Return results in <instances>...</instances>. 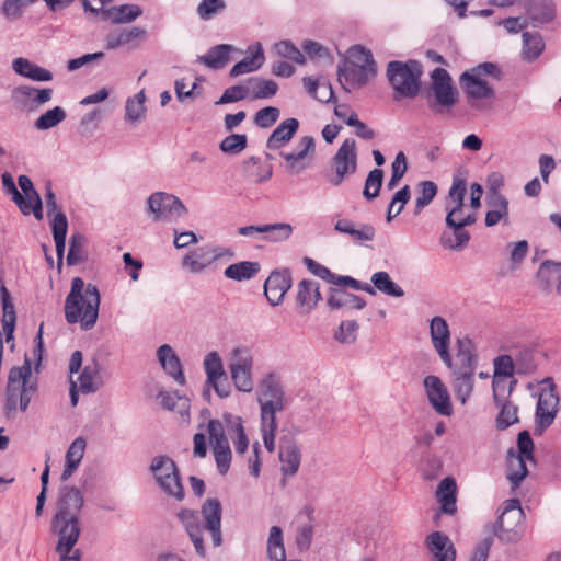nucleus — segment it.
<instances>
[{"instance_id":"1","label":"nucleus","mask_w":561,"mask_h":561,"mask_svg":"<svg viewBox=\"0 0 561 561\" xmlns=\"http://www.w3.org/2000/svg\"><path fill=\"white\" fill-rule=\"evenodd\" d=\"M467 186L462 180H454L446 201V230L440 236V244L449 251H460L470 241V233L466 230L477 221V214L465 206Z\"/></svg>"},{"instance_id":"2","label":"nucleus","mask_w":561,"mask_h":561,"mask_svg":"<svg viewBox=\"0 0 561 561\" xmlns=\"http://www.w3.org/2000/svg\"><path fill=\"white\" fill-rule=\"evenodd\" d=\"M256 400L260 405L262 439L265 448L273 453L278 427L276 414L284 411L288 404V398L277 374L268 373L260 380Z\"/></svg>"},{"instance_id":"3","label":"nucleus","mask_w":561,"mask_h":561,"mask_svg":"<svg viewBox=\"0 0 561 561\" xmlns=\"http://www.w3.org/2000/svg\"><path fill=\"white\" fill-rule=\"evenodd\" d=\"M100 293L95 285L85 284L80 277L71 282V289L65 301V317L68 323H80L82 330L94 327L99 316Z\"/></svg>"},{"instance_id":"4","label":"nucleus","mask_w":561,"mask_h":561,"mask_svg":"<svg viewBox=\"0 0 561 561\" xmlns=\"http://www.w3.org/2000/svg\"><path fill=\"white\" fill-rule=\"evenodd\" d=\"M483 76H491L499 80L501 70L496 64L483 62L460 76V84L465 91L467 102L470 107L477 111L486 110V103L495 98L493 88L483 80Z\"/></svg>"},{"instance_id":"5","label":"nucleus","mask_w":561,"mask_h":561,"mask_svg":"<svg viewBox=\"0 0 561 561\" xmlns=\"http://www.w3.org/2000/svg\"><path fill=\"white\" fill-rule=\"evenodd\" d=\"M32 374L31 362L26 358L21 367H12L8 376L5 390V411L11 413L18 405L21 411H26L31 398L36 391V385L30 381Z\"/></svg>"},{"instance_id":"6","label":"nucleus","mask_w":561,"mask_h":561,"mask_svg":"<svg viewBox=\"0 0 561 561\" xmlns=\"http://www.w3.org/2000/svg\"><path fill=\"white\" fill-rule=\"evenodd\" d=\"M387 76L394 91L393 99L415 98L420 92V79L422 67L415 60L390 61L387 67Z\"/></svg>"},{"instance_id":"7","label":"nucleus","mask_w":561,"mask_h":561,"mask_svg":"<svg viewBox=\"0 0 561 561\" xmlns=\"http://www.w3.org/2000/svg\"><path fill=\"white\" fill-rule=\"evenodd\" d=\"M431 79L432 82L426 93L428 108L435 115L450 113L457 101L451 77L444 68H435L431 73Z\"/></svg>"},{"instance_id":"8","label":"nucleus","mask_w":561,"mask_h":561,"mask_svg":"<svg viewBox=\"0 0 561 561\" xmlns=\"http://www.w3.org/2000/svg\"><path fill=\"white\" fill-rule=\"evenodd\" d=\"M254 351L249 345H237L230 352L229 373L233 386L240 392L250 393L253 381Z\"/></svg>"},{"instance_id":"9","label":"nucleus","mask_w":561,"mask_h":561,"mask_svg":"<svg viewBox=\"0 0 561 561\" xmlns=\"http://www.w3.org/2000/svg\"><path fill=\"white\" fill-rule=\"evenodd\" d=\"M150 471L159 488L168 496L179 502L185 497L179 469L169 456H156L151 461Z\"/></svg>"},{"instance_id":"10","label":"nucleus","mask_w":561,"mask_h":561,"mask_svg":"<svg viewBox=\"0 0 561 561\" xmlns=\"http://www.w3.org/2000/svg\"><path fill=\"white\" fill-rule=\"evenodd\" d=\"M357 167L356 141L353 138H346L331 159L332 174L329 176V182L333 186H340L356 173Z\"/></svg>"},{"instance_id":"11","label":"nucleus","mask_w":561,"mask_h":561,"mask_svg":"<svg viewBox=\"0 0 561 561\" xmlns=\"http://www.w3.org/2000/svg\"><path fill=\"white\" fill-rule=\"evenodd\" d=\"M285 171L291 175H298L308 170L314 160L316 141L312 136H302L293 150H280Z\"/></svg>"},{"instance_id":"12","label":"nucleus","mask_w":561,"mask_h":561,"mask_svg":"<svg viewBox=\"0 0 561 561\" xmlns=\"http://www.w3.org/2000/svg\"><path fill=\"white\" fill-rule=\"evenodd\" d=\"M114 0H82L84 12L98 16L102 20H110L113 24H128L134 22L142 14V9L138 4H122L103 9Z\"/></svg>"},{"instance_id":"13","label":"nucleus","mask_w":561,"mask_h":561,"mask_svg":"<svg viewBox=\"0 0 561 561\" xmlns=\"http://www.w3.org/2000/svg\"><path fill=\"white\" fill-rule=\"evenodd\" d=\"M524 512L518 500H508L497 518L495 535L505 542L517 541L524 531Z\"/></svg>"},{"instance_id":"14","label":"nucleus","mask_w":561,"mask_h":561,"mask_svg":"<svg viewBox=\"0 0 561 561\" xmlns=\"http://www.w3.org/2000/svg\"><path fill=\"white\" fill-rule=\"evenodd\" d=\"M559 410V396L551 378L541 381L535 414V433L541 434L554 421Z\"/></svg>"},{"instance_id":"15","label":"nucleus","mask_w":561,"mask_h":561,"mask_svg":"<svg viewBox=\"0 0 561 561\" xmlns=\"http://www.w3.org/2000/svg\"><path fill=\"white\" fill-rule=\"evenodd\" d=\"M207 433L213 446V454L220 474H226L231 463V450L222 423L211 419L207 423Z\"/></svg>"},{"instance_id":"16","label":"nucleus","mask_w":561,"mask_h":561,"mask_svg":"<svg viewBox=\"0 0 561 561\" xmlns=\"http://www.w3.org/2000/svg\"><path fill=\"white\" fill-rule=\"evenodd\" d=\"M148 211L153 215V220L180 218L186 214V207L180 198L173 194L156 192L148 197Z\"/></svg>"},{"instance_id":"17","label":"nucleus","mask_w":561,"mask_h":561,"mask_svg":"<svg viewBox=\"0 0 561 561\" xmlns=\"http://www.w3.org/2000/svg\"><path fill=\"white\" fill-rule=\"evenodd\" d=\"M426 397L431 407L436 413L444 416H450L453 404L447 387L437 376L430 375L423 381Z\"/></svg>"},{"instance_id":"18","label":"nucleus","mask_w":561,"mask_h":561,"mask_svg":"<svg viewBox=\"0 0 561 561\" xmlns=\"http://www.w3.org/2000/svg\"><path fill=\"white\" fill-rule=\"evenodd\" d=\"M51 530L58 536L56 550L72 551L81 533L79 517L54 516L51 519Z\"/></svg>"},{"instance_id":"19","label":"nucleus","mask_w":561,"mask_h":561,"mask_svg":"<svg viewBox=\"0 0 561 561\" xmlns=\"http://www.w3.org/2000/svg\"><path fill=\"white\" fill-rule=\"evenodd\" d=\"M430 336L433 348L436 351L442 362L447 367H451V355L449 353L450 330L447 321L443 317L435 316L430 320Z\"/></svg>"},{"instance_id":"20","label":"nucleus","mask_w":561,"mask_h":561,"mask_svg":"<svg viewBox=\"0 0 561 561\" xmlns=\"http://www.w3.org/2000/svg\"><path fill=\"white\" fill-rule=\"evenodd\" d=\"M301 450L298 444L288 437H283L279 442L278 458L280 462L282 484H286L288 478L294 477L301 463Z\"/></svg>"},{"instance_id":"21","label":"nucleus","mask_w":561,"mask_h":561,"mask_svg":"<svg viewBox=\"0 0 561 561\" xmlns=\"http://www.w3.org/2000/svg\"><path fill=\"white\" fill-rule=\"evenodd\" d=\"M375 75V67H358L347 62H343L337 69L339 82L347 92L365 85Z\"/></svg>"},{"instance_id":"22","label":"nucleus","mask_w":561,"mask_h":561,"mask_svg":"<svg viewBox=\"0 0 561 561\" xmlns=\"http://www.w3.org/2000/svg\"><path fill=\"white\" fill-rule=\"evenodd\" d=\"M53 90L49 88H35L23 84L16 87L12 92L13 100L23 108L35 111L51 100Z\"/></svg>"},{"instance_id":"23","label":"nucleus","mask_w":561,"mask_h":561,"mask_svg":"<svg viewBox=\"0 0 561 561\" xmlns=\"http://www.w3.org/2000/svg\"><path fill=\"white\" fill-rule=\"evenodd\" d=\"M83 503L84 497L81 490L64 485L59 490L57 511L54 516L79 517Z\"/></svg>"},{"instance_id":"24","label":"nucleus","mask_w":561,"mask_h":561,"mask_svg":"<svg viewBox=\"0 0 561 561\" xmlns=\"http://www.w3.org/2000/svg\"><path fill=\"white\" fill-rule=\"evenodd\" d=\"M291 287V275L288 270L273 272L264 283V295L272 306L283 302L286 293Z\"/></svg>"},{"instance_id":"25","label":"nucleus","mask_w":561,"mask_h":561,"mask_svg":"<svg viewBox=\"0 0 561 561\" xmlns=\"http://www.w3.org/2000/svg\"><path fill=\"white\" fill-rule=\"evenodd\" d=\"M334 230L341 234L348 236L355 244L373 241L376 237V229L373 225L355 224L342 217H337L335 220Z\"/></svg>"},{"instance_id":"26","label":"nucleus","mask_w":561,"mask_h":561,"mask_svg":"<svg viewBox=\"0 0 561 561\" xmlns=\"http://www.w3.org/2000/svg\"><path fill=\"white\" fill-rule=\"evenodd\" d=\"M205 528L210 533L213 543L215 547H219L222 543L221 537V504L217 499H207L202 505L201 511Z\"/></svg>"},{"instance_id":"27","label":"nucleus","mask_w":561,"mask_h":561,"mask_svg":"<svg viewBox=\"0 0 561 561\" xmlns=\"http://www.w3.org/2000/svg\"><path fill=\"white\" fill-rule=\"evenodd\" d=\"M322 300L320 285L313 279H301L297 284L296 305L300 313H310Z\"/></svg>"},{"instance_id":"28","label":"nucleus","mask_w":561,"mask_h":561,"mask_svg":"<svg viewBox=\"0 0 561 561\" xmlns=\"http://www.w3.org/2000/svg\"><path fill=\"white\" fill-rule=\"evenodd\" d=\"M178 518L190 536L196 553L199 557H205L206 549L203 539V526L198 513L193 510L183 508L178 513Z\"/></svg>"},{"instance_id":"29","label":"nucleus","mask_w":561,"mask_h":561,"mask_svg":"<svg viewBox=\"0 0 561 561\" xmlns=\"http://www.w3.org/2000/svg\"><path fill=\"white\" fill-rule=\"evenodd\" d=\"M425 543L435 561H455L454 543L444 533L433 531L426 537Z\"/></svg>"},{"instance_id":"30","label":"nucleus","mask_w":561,"mask_h":561,"mask_svg":"<svg viewBox=\"0 0 561 561\" xmlns=\"http://www.w3.org/2000/svg\"><path fill=\"white\" fill-rule=\"evenodd\" d=\"M157 358L165 371L176 383L184 386L186 380L182 364L174 350L169 344H163L157 350Z\"/></svg>"},{"instance_id":"31","label":"nucleus","mask_w":561,"mask_h":561,"mask_svg":"<svg viewBox=\"0 0 561 561\" xmlns=\"http://www.w3.org/2000/svg\"><path fill=\"white\" fill-rule=\"evenodd\" d=\"M298 129L299 121L297 118L284 119L267 138L266 148L280 151L294 138Z\"/></svg>"},{"instance_id":"32","label":"nucleus","mask_w":561,"mask_h":561,"mask_svg":"<svg viewBox=\"0 0 561 561\" xmlns=\"http://www.w3.org/2000/svg\"><path fill=\"white\" fill-rule=\"evenodd\" d=\"M1 306H2V329L7 343H11L10 348H14V330L16 323V312L10 291L3 285L1 286Z\"/></svg>"},{"instance_id":"33","label":"nucleus","mask_w":561,"mask_h":561,"mask_svg":"<svg viewBox=\"0 0 561 561\" xmlns=\"http://www.w3.org/2000/svg\"><path fill=\"white\" fill-rule=\"evenodd\" d=\"M146 37V30L141 27L124 28L119 32H113L106 35L105 43L107 49H115L121 46L137 47Z\"/></svg>"},{"instance_id":"34","label":"nucleus","mask_w":561,"mask_h":561,"mask_svg":"<svg viewBox=\"0 0 561 561\" xmlns=\"http://www.w3.org/2000/svg\"><path fill=\"white\" fill-rule=\"evenodd\" d=\"M537 280L545 290L554 288L561 296V262L543 261L538 268Z\"/></svg>"},{"instance_id":"35","label":"nucleus","mask_w":561,"mask_h":561,"mask_svg":"<svg viewBox=\"0 0 561 561\" xmlns=\"http://www.w3.org/2000/svg\"><path fill=\"white\" fill-rule=\"evenodd\" d=\"M436 500L440 504V512L454 515L457 512V484L454 478H444L436 490Z\"/></svg>"},{"instance_id":"36","label":"nucleus","mask_w":561,"mask_h":561,"mask_svg":"<svg viewBox=\"0 0 561 561\" xmlns=\"http://www.w3.org/2000/svg\"><path fill=\"white\" fill-rule=\"evenodd\" d=\"M478 359L473 352L470 340H459L458 351L456 354V363L451 362V367H448L451 373L458 370L466 374H474L477 369Z\"/></svg>"},{"instance_id":"37","label":"nucleus","mask_w":561,"mask_h":561,"mask_svg":"<svg viewBox=\"0 0 561 561\" xmlns=\"http://www.w3.org/2000/svg\"><path fill=\"white\" fill-rule=\"evenodd\" d=\"M12 69L21 77L36 82H47L53 80V73L27 58L18 57L12 61Z\"/></svg>"},{"instance_id":"38","label":"nucleus","mask_w":561,"mask_h":561,"mask_svg":"<svg viewBox=\"0 0 561 561\" xmlns=\"http://www.w3.org/2000/svg\"><path fill=\"white\" fill-rule=\"evenodd\" d=\"M249 56L244 57L241 61L237 62L230 70L231 77H238L244 73L253 72L261 68L265 57L261 43H255L250 46Z\"/></svg>"},{"instance_id":"39","label":"nucleus","mask_w":561,"mask_h":561,"mask_svg":"<svg viewBox=\"0 0 561 561\" xmlns=\"http://www.w3.org/2000/svg\"><path fill=\"white\" fill-rule=\"evenodd\" d=\"M214 263L210 247H202L188 252L182 260L183 268L191 273L199 274Z\"/></svg>"},{"instance_id":"40","label":"nucleus","mask_w":561,"mask_h":561,"mask_svg":"<svg viewBox=\"0 0 561 561\" xmlns=\"http://www.w3.org/2000/svg\"><path fill=\"white\" fill-rule=\"evenodd\" d=\"M328 306L331 309H355L362 310L366 306L363 297L342 289H331L328 297Z\"/></svg>"},{"instance_id":"41","label":"nucleus","mask_w":561,"mask_h":561,"mask_svg":"<svg viewBox=\"0 0 561 561\" xmlns=\"http://www.w3.org/2000/svg\"><path fill=\"white\" fill-rule=\"evenodd\" d=\"M371 288L377 291L393 298H401L404 296L403 288L398 285L389 275L388 272L379 271L370 276Z\"/></svg>"},{"instance_id":"42","label":"nucleus","mask_w":561,"mask_h":561,"mask_svg":"<svg viewBox=\"0 0 561 561\" xmlns=\"http://www.w3.org/2000/svg\"><path fill=\"white\" fill-rule=\"evenodd\" d=\"M489 210L485 214V226L493 227L508 216V199L504 195L486 196Z\"/></svg>"},{"instance_id":"43","label":"nucleus","mask_w":561,"mask_h":561,"mask_svg":"<svg viewBox=\"0 0 561 561\" xmlns=\"http://www.w3.org/2000/svg\"><path fill=\"white\" fill-rule=\"evenodd\" d=\"M227 432L233 443L238 454H244L249 447V439L242 425V419L237 415L228 414L225 416Z\"/></svg>"},{"instance_id":"44","label":"nucleus","mask_w":561,"mask_h":561,"mask_svg":"<svg viewBox=\"0 0 561 561\" xmlns=\"http://www.w3.org/2000/svg\"><path fill=\"white\" fill-rule=\"evenodd\" d=\"M85 446L87 444L84 438L78 437L68 447L66 453V465L61 473L62 481H67L80 465L84 455Z\"/></svg>"},{"instance_id":"45","label":"nucleus","mask_w":561,"mask_h":561,"mask_svg":"<svg viewBox=\"0 0 561 561\" xmlns=\"http://www.w3.org/2000/svg\"><path fill=\"white\" fill-rule=\"evenodd\" d=\"M102 385L103 380L96 363L87 365L78 377L79 391L85 394L96 392Z\"/></svg>"},{"instance_id":"46","label":"nucleus","mask_w":561,"mask_h":561,"mask_svg":"<svg viewBox=\"0 0 561 561\" xmlns=\"http://www.w3.org/2000/svg\"><path fill=\"white\" fill-rule=\"evenodd\" d=\"M232 48L228 44L216 45L206 55L198 56L197 61L210 69H222L229 61V54Z\"/></svg>"},{"instance_id":"47","label":"nucleus","mask_w":561,"mask_h":561,"mask_svg":"<svg viewBox=\"0 0 561 561\" xmlns=\"http://www.w3.org/2000/svg\"><path fill=\"white\" fill-rule=\"evenodd\" d=\"M526 461H529V458L515 455V451L512 449L508 450L507 479L512 483L513 489L517 488L528 473Z\"/></svg>"},{"instance_id":"48","label":"nucleus","mask_w":561,"mask_h":561,"mask_svg":"<svg viewBox=\"0 0 561 561\" xmlns=\"http://www.w3.org/2000/svg\"><path fill=\"white\" fill-rule=\"evenodd\" d=\"M453 376V390L457 400L466 404L474 388V374H466L455 370Z\"/></svg>"},{"instance_id":"49","label":"nucleus","mask_w":561,"mask_h":561,"mask_svg":"<svg viewBox=\"0 0 561 561\" xmlns=\"http://www.w3.org/2000/svg\"><path fill=\"white\" fill-rule=\"evenodd\" d=\"M260 272L257 262L242 261L230 264L224 271V275L228 279L243 282L253 278Z\"/></svg>"},{"instance_id":"50","label":"nucleus","mask_w":561,"mask_h":561,"mask_svg":"<svg viewBox=\"0 0 561 561\" xmlns=\"http://www.w3.org/2000/svg\"><path fill=\"white\" fill-rule=\"evenodd\" d=\"M266 551L268 561H286V551L280 527L272 526L270 528Z\"/></svg>"},{"instance_id":"51","label":"nucleus","mask_w":561,"mask_h":561,"mask_svg":"<svg viewBox=\"0 0 561 561\" xmlns=\"http://www.w3.org/2000/svg\"><path fill=\"white\" fill-rule=\"evenodd\" d=\"M244 174L254 183H262L271 179L273 171L271 165L263 167L257 157H251L243 163Z\"/></svg>"},{"instance_id":"52","label":"nucleus","mask_w":561,"mask_h":561,"mask_svg":"<svg viewBox=\"0 0 561 561\" xmlns=\"http://www.w3.org/2000/svg\"><path fill=\"white\" fill-rule=\"evenodd\" d=\"M496 407L500 409L499 414L495 420L496 428L500 431H504L511 425L518 422V409L517 407L507 400H502L495 402Z\"/></svg>"},{"instance_id":"53","label":"nucleus","mask_w":561,"mask_h":561,"mask_svg":"<svg viewBox=\"0 0 561 561\" xmlns=\"http://www.w3.org/2000/svg\"><path fill=\"white\" fill-rule=\"evenodd\" d=\"M252 99H270L278 91V84L273 80L251 78L248 80Z\"/></svg>"},{"instance_id":"54","label":"nucleus","mask_w":561,"mask_h":561,"mask_svg":"<svg viewBox=\"0 0 561 561\" xmlns=\"http://www.w3.org/2000/svg\"><path fill=\"white\" fill-rule=\"evenodd\" d=\"M306 91L320 102H330L334 99L332 85L329 82H319L312 77L302 79Z\"/></svg>"},{"instance_id":"55","label":"nucleus","mask_w":561,"mask_h":561,"mask_svg":"<svg viewBox=\"0 0 561 561\" xmlns=\"http://www.w3.org/2000/svg\"><path fill=\"white\" fill-rule=\"evenodd\" d=\"M146 95L139 91L134 96L126 100L125 119L131 123L140 122L146 115L145 106Z\"/></svg>"},{"instance_id":"56","label":"nucleus","mask_w":561,"mask_h":561,"mask_svg":"<svg viewBox=\"0 0 561 561\" xmlns=\"http://www.w3.org/2000/svg\"><path fill=\"white\" fill-rule=\"evenodd\" d=\"M51 228L57 256L61 259L66 247V234L68 230V220L64 213L55 214Z\"/></svg>"},{"instance_id":"57","label":"nucleus","mask_w":561,"mask_h":561,"mask_svg":"<svg viewBox=\"0 0 561 561\" xmlns=\"http://www.w3.org/2000/svg\"><path fill=\"white\" fill-rule=\"evenodd\" d=\"M85 245L87 239L83 234L75 233L71 236L69 252L67 255L68 265H77L87 261L88 252Z\"/></svg>"},{"instance_id":"58","label":"nucleus","mask_w":561,"mask_h":561,"mask_svg":"<svg viewBox=\"0 0 561 561\" xmlns=\"http://www.w3.org/2000/svg\"><path fill=\"white\" fill-rule=\"evenodd\" d=\"M437 185L433 181H423L419 184L417 197L415 199L414 215L417 216L421 211L432 203L437 195Z\"/></svg>"},{"instance_id":"59","label":"nucleus","mask_w":561,"mask_h":561,"mask_svg":"<svg viewBox=\"0 0 561 561\" xmlns=\"http://www.w3.org/2000/svg\"><path fill=\"white\" fill-rule=\"evenodd\" d=\"M514 362L517 375H530L538 367L536 352L528 347L520 350L514 357Z\"/></svg>"},{"instance_id":"60","label":"nucleus","mask_w":561,"mask_h":561,"mask_svg":"<svg viewBox=\"0 0 561 561\" xmlns=\"http://www.w3.org/2000/svg\"><path fill=\"white\" fill-rule=\"evenodd\" d=\"M66 116V111L61 106H55L43 113L34 122V126L37 130H48L65 121Z\"/></svg>"},{"instance_id":"61","label":"nucleus","mask_w":561,"mask_h":561,"mask_svg":"<svg viewBox=\"0 0 561 561\" xmlns=\"http://www.w3.org/2000/svg\"><path fill=\"white\" fill-rule=\"evenodd\" d=\"M36 1L37 0H4L0 11L7 21L14 22L21 19L25 9Z\"/></svg>"},{"instance_id":"62","label":"nucleus","mask_w":561,"mask_h":561,"mask_svg":"<svg viewBox=\"0 0 561 561\" xmlns=\"http://www.w3.org/2000/svg\"><path fill=\"white\" fill-rule=\"evenodd\" d=\"M523 43L524 58L529 61L539 57L545 48V44L539 34H531L529 32L523 33Z\"/></svg>"},{"instance_id":"63","label":"nucleus","mask_w":561,"mask_h":561,"mask_svg":"<svg viewBox=\"0 0 561 561\" xmlns=\"http://www.w3.org/2000/svg\"><path fill=\"white\" fill-rule=\"evenodd\" d=\"M526 10L533 20L540 23H547L554 16L553 7L546 1H530Z\"/></svg>"},{"instance_id":"64","label":"nucleus","mask_w":561,"mask_h":561,"mask_svg":"<svg viewBox=\"0 0 561 561\" xmlns=\"http://www.w3.org/2000/svg\"><path fill=\"white\" fill-rule=\"evenodd\" d=\"M204 370L206 374V381H214L226 375L221 357L217 352H209L203 362Z\"/></svg>"}]
</instances>
